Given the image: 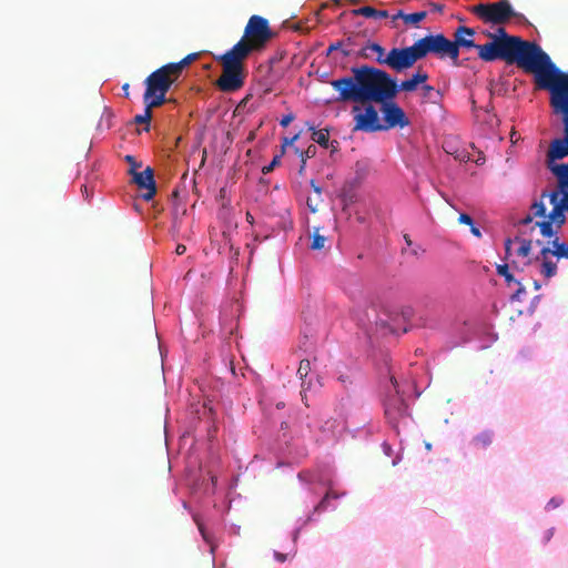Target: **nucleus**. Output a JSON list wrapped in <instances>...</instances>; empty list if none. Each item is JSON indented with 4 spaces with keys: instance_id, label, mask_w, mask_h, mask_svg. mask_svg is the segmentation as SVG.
Returning <instances> with one entry per match:
<instances>
[{
    "instance_id": "f257e3e1",
    "label": "nucleus",
    "mask_w": 568,
    "mask_h": 568,
    "mask_svg": "<svg viewBox=\"0 0 568 568\" xmlns=\"http://www.w3.org/2000/svg\"><path fill=\"white\" fill-rule=\"evenodd\" d=\"M488 37L491 38L490 42L477 47L478 57L483 61L504 60L534 73L537 87L549 91L552 114L568 112V72L558 69L540 45L508 34L501 26L496 33H488Z\"/></svg>"
},
{
    "instance_id": "f03ea898",
    "label": "nucleus",
    "mask_w": 568,
    "mask_h": 568,
    "mask_svg": "<svg viewBox=\"0 0 568 568\" xmlns=\"http://www.w3.org/2000/svg\"><path fill=\"white\" fill-rule=\"evenodd\" d=\"M562 126V134L550 141L546 152V166L556 178L558 191L551 193L544 192L540 201L549 199L552 210L549 214L545 213L542 221L536 222L542 236L551 239L557 235L558 230L565 222L564 211H568V111L556 115Z\"/></svg>"
},
{
    "instance_id": "7ed1b4c3",
    "label": "nucleus",
    "mask_w": 568,
    "mask_h": 568,
    "mask_svg": "<svg viewBox=\"0 0 568 568\" xmlns=\"http://www.w3.org/2000/svg\"><path fill=\"white\" fill-rule=\"evenodd\" d=\"M398 93L397 82L386 72L373 67L357 68V102L383 104Z\"/></svg>"
},
{
    "instance_id": "20e7f679",
    "label": "nucleus",
    "mask_w": 568,
    "mask_h": 568,
    "mask_svg": "<svg viewBox=\"0 0 568 568\" xmlns=\"http://www.w3.org/2000/svg\"><path fill=\"white\" fill-rule=\"evenodd\" d=\"M245 55L240 48H231L215 58L222 67V73L215 81L216 88L224 93H233L244 87L246 78Z\"/></svg>"
},
{
    "instance_id": "39448f33",
    "label": "nucleus",
    "mask_w": 568,
    "mask_h": 568,
    "mask_svg": "<svg viewBox=\"0 0 568 568\" xmlns=\"http://www.w3.org/2000/svg\"><path fill=\"white\" fill-rule=\"evenodd\" d=\"M272 37L268 21L254 14L248 19L242 39L232 48H240L245 55L250 57L252 52L264 49Z\"/></svg>"
},
{
    "instance_id": "423d86ee",
    "label": "nucleus",
    "mask_w": 568,
    "mask_h": 568,
    "mask_svg": "<svg viewBox=\"0 0 568 568\" xmlns=\"http://www.w3.org/2000/svg\"><path fill=\"white\" fill-rule=\"evenodd\" d=\"M469 10L483 23L491 26H504L511 19L520 22L526 20L524 14L514 10L509 0L478 3L473 6Z\"/></svg>"
},
{
    "instance_id": "0eeeda50",
    "label": "nucleus",
    "mask_w": 568,
    "mask_h": 568,
    "mask_svg": "<svg viewBox=\"0 0 568 568\" xmlns=\"http://www.w3.org/2000/svg\"><path fill=\"white\" fill-rule=\"evenodd\" d=\"M414 47L418 57L422 60L427 54H435L440 59L450 58L449 39L444 34H428L414 42Z\"/></svg>"
},
{
    "instance_id": "6e6552de",
    "label": "nucleus",
    "mask_w": 568,
    "mask_h": 568,
    "mask_svg": "<svg viewBox=\"0 0 568 568\" xmlns=\"http://www.w3.org/2000/svg\"><path fill=\"white\" fill-rule=\"evenodd\" d=\"M178 80L179 78L168 64L162 65L145 79L146 97L154 95L156 92H168Z\"/></svg>"
},
{
    "instance_id": "1a4fd4ad",
    "label": "nucleus",
    "mask_w": 568,
    "mask_h": 568,
    "mask_svg": "<svg viewBox=\"0 0 568 568\" xmlns=\"http://www.w3.org/2000/svg\"><path fill=\"white\" fill-rule=\"evenodd\" d=\"M418 61L414 44L406 48H393L386 55L384 64L396 72L412 68Z\"/></svg>"
},
{
    "instance_id": "9d476101",
    "label": "nucleus",
    "mask_w": 568,
    "mask_h": 568,
    "mask_svg": "<svg viewBox=\"0 0 568 568\" xmlns=\"http://www.w3.org/2000/svg\"><path fill=\"white\" fill-rule=\"evenodd\" d=\"M475 30L469 27L459 26L454 31V40H449L450 59L455 65H459V49H476L480 44L474 41Z\"/></svg>"
},
{
    "instance_id": "9b49d317",
    "label": "nucleus",
    "mask_w": 568,
    "mask_h": 568,
    "mask_svg": "<svg viewBox=\"0 0 568 568\" xmlns=\"http://www.w3.org/2000/svg\"><path fill=\"white\" fill-rule=\"evenodd\" d=\"M379 111L383 118V131L396 126L404 128L409 124V120L404 110L394 100H388L381 104Z\"/></svg>"
},
{
    "instance_id": "f8f14e48",
    "label": "nucleus",
    "mask_w": 568,
    "mask_h": 568,
    "mask_svg": "<svg viewBox=\"0 0 568 568\" xmlns=\"http://www.w3.org/2000/svg\"><path fill=\"white\" fill-rule=\"evenodd\" d=\"M390 383L396 395L387 398L385 403V415L390 423L396 424L408 414V405L404 398L398 395V384L394 375H390Z\"/></svg>"
},
{
    "instance_id": "ddd939ff",
    "label": "nucleus",
    "mask_w": 568,
    "mask_h": 568,
    "mask_svg": "<svg viewBox=\"0 0 568 568\" xmlns=\"http://www.w3.org/2000/svg\"><path fill=\"white\" fill-rule=\"evenodd\" d=\"M129 173L132 175L133 183H135L140 190L146 191L145 193L142 194L143 200H152L156 193L153 169L148 166L144 171L138 172L134 171L133 166L130 168Z\"/></svg>"
},
{
    "instance_id": "4468645a",
    "label": "nucleus",
    "mask_w": 568,
    "mask_h": 568,
    "mask_svg": "<svg viewBox=\"0 0 568 568\" xmlns=\"http://www.w3.org/2000/svg\"><path fill=\"white\" fill-rule=\"evenodd\" d=\"M351 72L355 74V67H351ZM331 84L337 92L336 101L355 102V75L333 80Z\"/></svg>"
},
{
    "instance_id": "2eb2a0df",
    "label": "nucleus",
    "mask_w": 568,
    "mask_h": 568,
    "mask_svg": "<svg viewBox=\"0 0 568 568\" xmlns=\"http://www.w3.org/2000/svg\"><path fill=\"white\" fill-rule=\"evenodd\" d=\"M383 118L379 116L377 110L369 105L364 113L357 114V130L367 132L383 131Z\"/></svg>"
},
{
    "instance_id": "dca6fc26",
    "label": "nucleus",
    "mask_w": 568,
    "mask_h": 568,
    "mask_svg": "<svg viewBox=\"0 0 568 568\" xmlns=\"http://www.w3.org/2000/svg\"><path fill=\"white\" fill-rule=\"evenodd\" d=\"M551 248L542 247L536 260H541L540 273L550 278L557 274V263L551 258Z\"/></svg>"
},
{
    "instance_id": "f3484780",
    "label": "nucleus",
    "mask_w": 568,
    "mask_h": 568,
    "mask_svg": "<svg viewBox=\"0 0 568 568\" xmlns=\"http://www.w3.org/2000/svg\"><path fill=\"white\" fill-rule=\"evenodd\" d=\"M343 211L347 213L348 216L352 215L354 211L355 204V185L353 182H347L343 185L341 193L338 195Z\"/></svg>"
},
{
    "instance_id": "a211bd4d",
    "label": "nucleus",
    "mask_w": 568,
    "mask_h": 568,
    "mask_svg": "<svg viewBox=\"0 0 568 568\" xmlns=\"http://www.w3.org/2000/svg\"><path fill=\"white\" fill-rule=\"evenodd\" d=\"M386 55L385 49L375 42H369L357 51V57L374 59L379 64H384Z\"/></svg>"
},
{
    "instance_id": "6ab92c4d",
    "label": "nucleus",
    "mask_w": 568,
    "mask_h": 568,
    "mask_svg": "<svg viewBox=\"0 0 568 568\" xmlns=\"http://www.w3.org/2000/svg\"><path fill=\"white\" fill-rule=\"evenodd\" d=\"M428 80V74L424 71H417L415 74L412 75L410 79L404 80L398 85V92L405 91V92H413L417 89L418 84L424 83Z\"/></svg>"
},
{
    "instance_id": "aec40b11",
    "label": "nucleus",
    "mask_w": 568,
    "mask_h": 568,
    "mask_svg": "<svg viewBox=\"0 0 568 568\" xmlns=\"http://www.w3.org/2000/svg\"><path fill=\"white\" fill-rule=\"evenodd\" d=\"M311 187L314 192V195L307 196L306 205L312 213H316L318 211L320 205L323 202V197H322L323 190L318 184L315 183L314 180H311Z\"/></svg>"
},
{
    "instance_id": "412c9836",
    "label": "nucleus",
    "mask_w": 568,
    "mask_h": 568,
    "mask_svg": "<svg viewBox=\"0 0 568 568\" xmlns=\"http://www.w3.org/2000/svg\"><path fill=\"white\" fill-rule=\"evenodd\" d=\"M546 205L544 201H535L530 206V214L526 215L519 221L521 225H528L532 222L534 217H545Z\"/></svg>"
},
{
    "instance_id": "4be33fe9",
    "label": "nucleus",
    "mask_w": 568,
    "mask_h": 568,
    "mask_svg": "<svg viewBox=\"0 0 568 568\" xmlns=\"http://www.w3.org/2000/svg\"><path fill=\"white\" fill-rule=\"evenodd\" d=\"M357 16H363L367 19L379 20L386 19L388 17V12L386 10H377L373 7L364 6L357 8Z\"/></svg>"
},
{
    "instance_id": "5701e85b",
    "label": "nucleus",
    "mask_w": 568,
    "mask_h": 568,
    "mask_svg": "<svg viewBox=\"0 0 568 568\" xmlns=\"http://www.w3.org/2000/svg\"><path fill=\"white\" fill-rule=\"evenodd\" d=\"M199 58V53H190L179 62L168 63L169 68L175 73L178 78L181 77L183 69L191 64Z\"/></svg>"
},
{
    "instance_id": "b1692460",
    "label": "nucleus",
    "mask_w": 568,
    "mask_h": 568,
    "mask_svg": "<svg viewBox=\"0 0 568 568\" xmlns=\"http://www.w3.org/2000/svg\"><path fill=\"white\" fill-rule=\"evenodd\" d=\"M354 48L351 42L344 43L342 41L332 43L327 49V54L341 53L342 57H349L353 54Z\"/></svg>"
},
{
    "instance_id": "393cba45",
    "label": "nucleus",
    "mask_w": 568,
    "mask_h": 568,
    "mask_svg": "<svg viewBox=\"0 0 568 568\" xmlns=\"http://www.w3.org/2000/svg\"><path fill=\"white\" fill-rule=\"evenodd\" d=\"M166 92H156L154 95L146 97V91L143 94V102L145 104V108H148L150 111L152 109L161 106L166 102L165 98Z\"/></svg>"
},
{
    "instance_id": "a878e982",
    "label": "nucleus",
    "mask_w": 568,
    "mask_h": 568,
    "mask_svg": "<svg viewBox=\"0 0 568 568\" xmlns=\"http://www.w3.org/2000/svg\"><path fill=\"white\" fill-rule=\"evenodd\" d=\"M514 241H515V243L518 244V247L516 250V255L521 256V257H528L531 252L532 241L529 239L520 237V236H516L514 239Z\"/></svg>"
},
{
    "instance_id": "bb28decb",
    "label": "nucleus",
    "mask_w": 568,
    "mask_h": 568,
    "mask_svg": "<svg viewBox=\"0 0 568 568\" xmlns=\"http://www.w3.org/2000/svg\"><path fill=\"white\" fill-rule=\"evenodd\" d=\"M312 131V140L321 146L327 148L329 140V132L327 129L315 130L313 125L310 126Z\"/></svg>"
},
{
    "instance_id": "cd10ccee",
    "label": "nucleus",
    "mask_w": 568,
    "mask_h": 568,
    "mask_svg": "<svg viewBox=\"0 0 568 568\" xmlns=\"http://www.w3.org/2000/svg\"><path fill=\"white\" fill-rule=\"evenodd\" d=\"M554 237L555 239L550 242L552 245L551 255L558 258H568V244L560 242L557 235Z\"/></svg>"
},
{
    "instance_id": "c85d7f7f",
    "label": "nucleus",
    "mask_w": 568,
    "mask_h": 568,
    "mask_svg": "<svg viewBox=\"0 0 568 568\" xmlns=\"http://www.w3.org/2000/svg\"><path fill=\"white\" fill-rule=\"evenodd\" d=\"M493 433L485 430L473 438V444L477 448H486L493 443Z\"/></svg>"
},
{
    "instance_id": "c756f323",
    "label": "nucleus",
    "mask_w": 568,
    "mask_h": 568,
    "mask_svg": "<svg viewBox=\"0 0 568 568\" xmlns=\"http://www.w3.org/2000/svg\"><path fill=\"white\" fill-rule=\"evenodd\" d=\"M327 237L320 233V227H315L312 234V242L310 248L313 251H320L325 247Z\"/></svg>"
},
{
    "instance_id": "7c9ffc66",
    "label": "nucleus",
    "mask_w": 568,
    "mask_h": 568,
    "mask_svg": "<svg viewBox=\"0 0 568 568\" xmlns=\"http://www.w3.org/2000/svg\"><path fill=\"white\" fill-rule=\"evenodd\" d=\"M311 372V362L308 359H302L297 369V373L302 379V392L301 395L305 399V378Z\"/></svg>"
},
{
    "instance_id": "2f4dec72",
    "label": "nucleus",
    "mask_w": 568,
    "mask_h": 568,
    "mask_svg": "<svg viewBox=\"0 0 568 568\" xmlns=\"http://www.w3.org/2000/svg\"><path fill=\"white\" fill-rule=\"evenodd\" d=\"M497 274L505 278V282L508 286L514 285L518 280L509 271L508 264H499L496 267Z\"/></svg>"
},
{
    "instance_id": "473e14b6",
    "label": "nucleus",
    "mask_w": 568,
    "mask_h": 568,
    "mask_svg": "<svg viewBox=\"0 0 568 568\" xmlns=\"http://www.w3.org/2000/svg\"><path fill=\"white\" fill-rule=\"evenodd\" d=\"M151 119H152V111H150L148 108H144V112L142 114H136L134 116V123L145 124L144 131L149 132Z\"/></svg>"
},
{
    "instance_id": "72a5a7b5",
    "label": "nucleus",
    "mask_w": 568,
    "mask_h": 568,
    "mask_svg": "<svg viewBox=\"0 0 568 568\" xmlns=\"http://www.w3.org/2000/svg\"><path fill=\"white\" fill-rule=\"evenodd\" d=\"M338 495L333 489H328L324 498L315 507V511H323L327 509L329 507L331 499H336Z\"/></svg>"
},
{
    "instance_id": "f704fd0d",
    "label": "nucleus",
    "mask_w": 568,
    "mask_h": 568,
    "mask_svg": "<svg viewBox=\"0 0 568 568\" xmlns=\"http://www.w3.org/2000/svg\"><path fill=\"white\" fill-rule=\"evenodd\" d=\"M427 17L426 11H419L414 13H407L404 17V22L406 24H418L420 21H423Z\"/></svg>"
},
{
    "instance_id": "c9c22d12",
    "label": "nucleus",
    "mask_w": 568,
    "mask_h": 568,
    "mask_svg": "<svg viewBox=\"0 0 568 568\" xmlns=\"http://www.w3.org/2000/svg\"><path fill=\"white\" fill-rule=\"evenodd\" d=\"M514 285L516 286V290L513 293L510 300L511 301H521L523 295L526 294L525 286L521 284L520 281H517Z\"/></svg>"
},
{
    "instance_id": "e433bc0d",
    "label": "nucleus",
    "mask_w": 568,
    "mask_h": 568,
    "mask_svg": "<svg viewBox=\"0 0 568 568\" xmlns=\"http://www.w3.org/2000/svg\"><path fill=\"white\" fill-rule=\"evenodd\" d=\"M282 154L275 155L271 163L263 168L262 172L267 174L274 170L275 166L280 165Z\"/></svg>"
},
{
    "instance_id": "4c0bfd02",
    "label": "nucleus",
    "mask_w": 568,
    "mask_h": 568,
    "mask_svg": "<svg viewBox=\"0 0 568 568\" xmlns=\"http://www.w3.org/2000/svg\"><path fill=\"white\" fill-rule=\"evenodd\" d=\"M562 503H564V499H562L561 497H552V498L548 501V504H547L546 508H547L548 510H550V509H555V508H558Z\"/></svg>"
},
{
    "instance_id": "58836bf2",
    "label": "nucleus",
    "mask_w": 568,
    "mask_h": 568,
    "mask_svg": "<svg viewBox=\"0 0 568 568\" xmlns=\"http://www.w3.org/2000/svg\"><path fill=\"white\" fill-rule=\"evenodd\" d=\"M515 243L511 239H506L505 241V258L508 260L511 256V246Z\"/></svg>"
},
{
    "instance_id": "ea45409f",
    "label": "nucleus",
    "mask_w": 568,
    "mask_h": 568,
    "mask_svg": "<svg viewBox=\"0 0 568 568\" xmlns=\"http://www.w3.org/2000/svg\"><path fill=\"white\" fill-rule=\"evenodd\" d=\"M458 222L462 223V224L469 225V226H473V224H474V221H473L471 216L466 214V213H462L459 215Z\"/></svg>"
},
{
    "instance_id": "a19ab883",
    "label": "nucleus",
    "mask_w": 568,
    "mask_h": 568,
    "mask_svg": "<svg viewBox=\"0 0 568 568\" xmlns=\"http://www.w3.org/2000/svg\"><path fill=\"white\" fill-rule=\"evenodd\" d=\"M315 153H316V146H314V145H310V146L307 148V150L301 154V159H303V156H304V158H305V161H306L308 158L314 156V155H315Z\"/></svg>"
},
{
    "instance_id": "79ce46f5",
    "label": "nucleus",
    "mask_w": 568,
    "mask_h": 568,
    "mask_svg": "<svg viewBox=\"0 0 568 568\" xmlns=\"http://www.w3.org/2000/svg\"><path fill=\"white\" fill-rule=\"evenodd\" d=\"M125 161L130 163V168L134 166V171H136L138 168L142 166L141 162H136L133 155H125Z\"/></svg>"
},
{
    "instance_id": "37998d69",
    "label": "nucleus",
    "mask_w": 568,
    "mask_h": 568,
    "mask_svg": "<svg viewBox=\"0 0 568 568\" xmlns=\"http://www.w3.org/2000/svg\"><path fill=\"white\" fill-rule=\"evenodd\" d=\"M429 9H430V12L442 13L444 11V4L437 3V2H430Z\"/></svg>"
},
{
    "instance_id": "c03bdc74",
    "label": "nucleus",
    "mask_w": 568,
    "mask_h": 568,
    "mask_svg": "<svg viewBox=\"0 0 568 568\" xmlns=\"http://www.w3.org/2000/svg\"><path fill=\"white\" fill-rule=\"evenodd\" d=\"M293 120H294V115L292 113H290L282 118L280 124L282 126H287Z\"/></svg>"
},
{
    "instance_id": "a18cd8bd",
    "label": "nucleus",
    "mask_w": 568,
    "mask_h": 568,
    "mask_svg": "<svg viewBox=\"0 0 568 568\" xmlns=\"http://www.w3.org/2000/svg\"><path fill=\"white\" fill-rule=\"evenodd\" d=\"M454 156L460 162H467L470 159L466 152H456Z\"/></svg>"
},
{
    "instance_id": "49530a36",
    "label": "nucleus",
    "mask_w": 568,
    "mask_h": 568,
    "mask_svg": "<svg viewBox=\"0 0 568 568\" xmlns=\"http://www.w3.org/2000/svg\"><path fill=\"white\" fill-rule=\"evenodd\" d=\"M297 138H298L297 134L294 135L292 139L285 138L281 154H283L285 152V146L288 145V144H292L295 140H297Z\"/></svg>"
},
{
    "instance_id": "de8ad7c7",
    "label": "nucleus",
    "mask_w": 568,
    "mask_h": 568,
    "mask_svg": "<svg viewBox=\"0 0 568 568\" xmlns=\"http://www.w3.org/2000/svg\"><path fill=\"white\" fill-rule=\"evenodd\" d=\"M554 532H555V528H549V529L545 532V536H544V542H548V541L552 538Z\"/></svg>"
},
{
    "instance_id": "09e8293b",
    "label": "nucleus",
    "mask_w": 568,
    "mask_h": 568,
    "mask_svg": "<svg viewBox=\"0 0 568 568\" xmlns=\"http://www.w3.org/2000/svg\"><path fill=\"white\" fill-rule=\"evenodd\" d=\"M423 91H424V97L428 98L430 92L434 91V88L429 84H424L422 87Z\"/></svg>"
},
{
    "instance_id": "8fccbe9b",
    "label": "nucleus",
    "mask_w": 568,
    "mask_h": 568,
    "mask_svg": "<svg viewBox=\"0 0 568 568\" xmlns=\"http://www.w3.org/2000/svg\"><path fill=\"white\" fill-rule=\"evenodd\" d=\"M470 232L474 236L481 237V232L475 224H473V226H470Z\"/></svg>"
},
{
    "instance_id": "3c124183",
    "label": "nucleus",
    "mask_w": 568,
    "mask_h": 568,
    "mask_svg": "<svg viewBox=\"0 0 568 568\" xmlns=\"http://www.w3.org/2000/svg\"><path fill=\"white\" fill-rule=\"evenodd\" d=\"M274 556H275L276 560L280 562H284L286 560V555L282 554V552L276 551L274 554Z\"/></svg>"
},
{
    "instance_id": "603ef678",
    "label": "nucleus",
    "mask_w": 568,
    "mask_h": 568,
    "mask_svg": "<svg viewBox=\"0 0 568 568\" xmlns=\"http://www.w3.org/2000/svg\"><path fill=\"white\" fill-rule=\"evenodd\" d=\"M185 251H186V247H185V245H183V244H179V245L176 246V250H175V252H176V254H178V255H182V254H184V253H185Z\"/></svg>"
},
{
    "instance_id": "864d4df0",
    "label": "nucleus",
    "mask_w": 568,
    "mask_h": 568,
    "mask_svg": "<svg viewBox=\"0 0 568 568\" xmlns=\"http://www.w3.org/2000/svg\"><path fill=\"white\" fill-rule=\"evenodd\" d=\"M305 166H306V162H305V158L303 156V159H301V166L298 169V174L300 175H303V173L305 171Z\"/></svg>"
},
{
    "instance_id": "5fc2aeb1",
    "label": "nucleus",
    "mask_w": 568,
    "mask_h": 568,
    "mask_svg": "<svg viewBox=\"0 0 568 568\" xmlns=\"http://www.w3.org/2000/svg\"><path fill=\"white\" fill-rule=\"evenodd\" d=\"M82 192L87 199H89L92 194V191L89 190V186L87 184L82 185Z\"/></svg>"
},
{
    "instance_id": "6e6d98bb",
    "label": "nucleus",
    "mask_w": 568,
    "mask_h": 568,
    "mask_svg": "<svg viewBox=\"0 0 568 568\" xmlns=\"http://www.w3.org/2000/svg\"><path fill=\"white\" fill-rule=\"evenodd\" d=\"M339 286L349 295H352V285L351 284H339Z\"/></svg>"
},
{
    "instance_id": "4d7b16f0",
    "label": "nucleus",
    "mask_w": 568,
    "mask_h": 568,
    "mask_svg": "<svg viewBox=\"0 0 568 568\" xmlns=\"http://www.w3.org/2000/svg\"><path fill=\"white\" fill-rule=\"evenodd\" d=\"M405 14H406L405 12L398 11L395 16H393V20L395 21L398 18L404 20Z\"/></svg>"
},
{
    "instance_id": "13d9d810",
    "label": "nucleus",
    "mask_w": 568,
    "mask_h": 568,
    "mask_svg": "<svg viewBox=\"0 0 568 568\" xmlns=\"http://www.w3.org/2000/svg\"><path fill=\"white\" fill-rule=\"evenodd\" d=\"M246 221H247L250 224H253V223H254V217H253V215L251 214V212H246Z\"/></svg>"
},
{
    "instance_id": "bf43d9fd",
    "label": "nucleus",
    "mask_w": 568,
    "mask_h": 568,
    "mask_svg": "<svg viewBox=\"0 0 568 568\" xmlns=\"http://www.w3.org/2000/svg\"><path fill=\"white\" fill-rule=\"evenodd\" d=\"M129 88H130L129 83H125L122 85V90H123L125 97H129Z\"/></svg>"
},
{
    "instance_id": "052dcab7",
    "label": "nucleus",
    "mask_w": 568,
    "mask_h": 568,
    "mask_svg": "<svg viewBox=\"0 0 568 568\" xmlns=\"http://www.w3.org/2000/svg\"><path fill=\"white\" fill-rule=\"evenodd\" d=\"M197 526H199V529H200V531H201V534H202L203 538H204V539H207L206 534H205V531H204V528H203L202 524H197Z\"/></svg>"
},
{
    "instance_id": "680f3d73",
    "label": "nucleus",
    "mask_w": 568,
    "mask_h": 568,
    "mask_svg": "<svg viewBox=\"0 0 568 568\" xmlns=\"http://www.w3.org/2000/svg\"><path fill=\"white\" fill-rule=\"evenodd\" d=\"M404 240H405V242H406V244H407L408 246H410V245H412V240H410L409 235L405 234V235H404Z\"/></svg>"
},
{
    "instance_id": "e2e57ef3",
    "label": "nucleus",
    "mask_w": 568,
    "mask_h": 568,
    "mask_svg": "<svg viewBox=\"0 0 568 568\" xmlns=\"http://www.w3.org/2000/svg\"><path fill=\"white\" fill-rule=\"evenodd\" d=\"M534 287H535L536 290H539V288H540V284H539L537 281H535V282H534Z\"/></svg>"
},
{
    "instance_id": "0e129e2a",
    "label": "nucleus",
    "mask_w": 568,
    "mask_h": 568,
    "mask_svg": "<svg viewBox=\"0 0 568 568\" xmlns=\"http://www.w3.org/2000/svg\"><path fill=\"white\" fill-rule=\"evenodd\" d=\"M425 447H426L427 450H430L432 449V444L426 443Z\"/></svg>"
},
{
    "instance_id": "69168bd1",
    "label": "nucleus",
    "mask_w": 568,
    "mask_h": 568,
    "mask_svg": "<svg viewBox=\"0 0 568 568\" xmlns=\"http://www.w3.org/2000/svg\"><path fill=\"white\" fill-rule=\"evenodd\" d=\"M212 483H213V485L216 484V477H214V476L212 477Z\"/></svg>"
},
{
    "instance_id": "338daca9",
    "label": "nucleus",
    "mask_w": 568,
    "mask_h": 568,
    "mask_svg": "<svg viewBox=\"0 0 568 568\" xmlns=\"http://www.w3.org/2000/svg\"><path fill=\"white\" fill-rule=\"evenodd\" d=\"M513 266H514V268H516V270L518 268V266L516 265V262H513Z\"/></svg>"
}]
</instances>
